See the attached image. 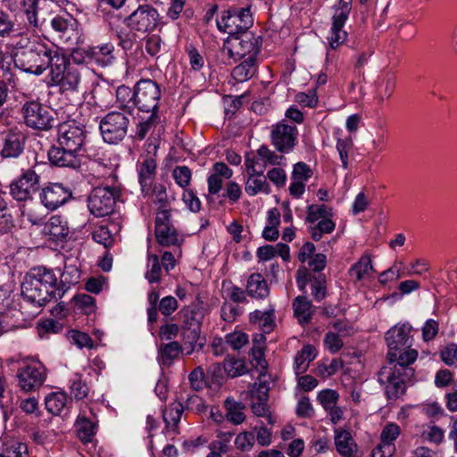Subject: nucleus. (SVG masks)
Here are the masks:
<instances>
[{"label":"nucleus","instance_id":"69168bd1","mask_svg":"<svg viewBox=\"0 0 457 457\" xmlns=\"http://www.w3.org/2000/svg\"><path fill=\"white\" fill-rule=\"evenodd\" d=\"M159 293L156 290H152L148 294L149 307L147 309V320L149 323H154L158 319L157 303L159 301Z\"/></svg>","mask_w":457,"mask_h":457},{"label":"nucleus","instance_id":"49530a36","mask_svg":"<svg viewBox=\"0 0 457 457\" xmlns=\"http://www.w3.org/2000/svg\"><path fill=\"white\" fill-rule=\"evenodd\" d=\"M2 451L5 453L6 457H29L27 445L15 440L4 443Z\"/></svg>","mask_w":457,"mask_h":457},{"label":"nucleus","instance_id":"37998d69","mask_svg":"<svg viewBox=\"0 0 457 457\" xmlns=\"http://www.w3.org/2000/svg\"><path fill=\"white\" fill-rule=\"evenodd\" d=\"M67 403V395L62 392L50 394L45 401L46 410L52 414L58 415Z\"/></svg>","mask_w":457,"mask_h":457},{"label":"nucleus","instance_id":"aec40b11","mask_svg":"<svg viewBox=\"0 0 457 457\" xmlns=\"http://www.w3.org/2000/svg\"><path fill=\"white\" fill-rule=\"evenodd\" d=\"M71 196V189L61 183H50L40 193L41 203L51 211L64 204Z\"/></svg>","mask_w":457,"mask_h":457},{"label":"nucleus","instance_id":"7ed1b4c3","mask_svg":"<svg viewBox=\"0 0 457 457\" xmlns=\"http://www.w3.org/2000/svg\"><path fill=\"white\" fill-rule=\"evenodd\" d=\"M411 326L408 323L391 328L385 336L388 347L387 360L390 364H412L418 357V352L411 349L413 338L411 336Z\"/></svg>","mask_w":457,"mask_h":457},{"label":"nucleus","instance_id":"09e8293b","mask_svg":"<svg viewBox=\"0 0 457 457\" xmlns=\"http://www.w3.org/2000/svg\"><path fill=\"white\" fill-rule=\"evenodd\" d=\"M330 216H332L331 209L325 204H311L307 207L306 221L311 224Z\"/></svg>","mask_w":457,"mask_h":457},{"label":"nucleus","instance_id":"58836bf2","mask_svg":"<svg viewBox=\"0 0 457 457\" xmlns=\"http://www.w3.org/2000/svg\"><path fill=\"white\" fill-rule=\"evenodd\" d=\"M77 436L83 443L90 442L96 434V425L85 416H79L75 422Z\"/></svg>","mask_w":457,"mask_h":457},{"label":"nucleus","instance_id":"8fccbe9b","mask_svg":"<svg viewBox=\"0 0 457 457\" xmlns=\"http://www.w3.org/2000/svg\"><path fill=\"white\" fill-rule=\"evenodd\" d=\"M92 238L96 243L104 245L105 249L112 247L114 242L111 231L105 226L96 228L92 232Z\"/></svg>","mask_w":457,"mask_h":457},{"label":"nucleus","instance_id":"de8ad7c7","mask_svg":"<svg viewBox=\"0 0 457 457\" xmlns=\"http://www.w3.org/2000/svg\"><path fill=\"white\" fill-rule=\"evenodd\" d=\"M70 394L76 400H82L87 396L89 388L82 380L81 375L75 374L71 379Z\"/></svg>","mask_w":457,"mask_h":457},{"label":"nucleus","instance_id":"0eeeda50","mask_svg":"<svg viewBox=\"0 0 457 457\" xmlns=\"http://www.w3.org/2000/svg\"><path fill=\"white\" fill-rule=\"evenodd\" d=\"M253 24L251 7H231L217 20L218 29L230 37L248 31Z\"/></svg>","mask_w":457,"mask_h":457},{"label":"nucleus","instance_id":"dca6fc26","mask_svg":"<svg viewBox=\"0 0 457 457\" xmlns=\"http://www.w3.org/2000/svg\"><path fill=\"white\" fill-rule=\"evenodd\" d=\"M298 130L294 125L282 120L272 127L270 138L272 145L280 153L291 152L297 142Z\"/></svg>","mask_w":457,"mask_h":457},{"label":"nucleus","instance_id":"0e129e2a","mask_svg":"<svg viewBox=\"0 0 457 457\" xmlns=\"http://www.w3.org/2000/svg\"><path fill=\"white\" fill-rule=\"evenodd\" d=\"M312 176V169L303 162H299L294 165L292 171V179L299 181H306Z\"/></svg>","mask_w":457,"mask_h":457},{"label":"nucleus","instance_id":"393cba45","mask_svg":"<svg viewBox=\"0 0 457 457\" xmlns=\"http://www.w3.org/2000/svg\"><path fill=\"white\" fill-rule=\"evenodd\" d=\"M50 26L60 38L68 40L75 33L78 22L71 15H55L50 20Z\"/></svg>","mask_w":457,"mask_h":457},{"label":"nucleus","instance_id":"f8f14e48","mask_svg":"<svg viewBox=\"0 0 457 457\" xmlns=\"http://www.w3.org/2000/svg\"><path fill=\"white\" fill-rule=\"evenodd\" d=\"M160 22L158 11L149 4H140L124 20V23L131 31L142 34L152 32Z\"/></svg>","mask_w":457,"mask_h":457},{"label":"nucleus","instance_id":"bf43d9fd","mask_svg":"<svg viewBox=\"0 0 457 457\" xmlns=\"http://www.w3.org/2000/svg\"><path fill=\"white\" fill-rule=\"evenodd\" d=\"M338 393L332 389L322 390L318 394V401L323 406L326 411L333 408L337 405V402L338 400Z\"/></svg>","mask_w":457,"mask_h":457},{"label":"nucleus","instance_id":"c9c22d12","mask_svg":"<svg viewBox=\"0 0 457 457\" xmlns=\"http://www.w3.org/2000/svg\"><path fill=\"white\" fill-rule=\"evenodd\" d=\"M182 352L181 345L177 341L161 344L159 346V359L162 365L170 366Z\"/></svg>","mask_w":457,"mask_h":457},{"label":"nucleus","instance_id":"f03ea898","mask_svg":"<svg viewBox=\"0 0 457 457\" xmlns=\"http://www.w3.org/2000/svg\"><path fill=\"white\" fill-rule=\"evenodd\" d=\"M61 49L48 47L44 44H32L29 48L12 51V58L16 68L21 71L41 75L47 69H51L54 59Z\"/></svg>","mask_w":457,"mask_h":457},{"label":"nucleus","instance_id":"c756f323","mask_svg":"<svg viewBox=\"0 0 457 457\" xmlns=\"http://www.w3.org/2000/svg\"><path fill=\"white\" fill-rule=\"evenodd\" d=\"M317 356L316 349L312 345H305L299 351L295 357V372L296 375L303 374L308 367L309 363L312 361Z\"/></svg>","mask_w":457,"mask_h":457},{"label":"nucleus","instance_id":"2f4dec72","mask_svg":"<svg viewBox=\"0 0 457 457\" xmlns=\"http://www.w3.org/2000/svg\"><path fill=\"white\" fill-rule=\"evenodd\" d=\"M113 51L114 46L112 43L91 46L93 62L102 67L111 64L114 60Z\"/></svg>","mask_w":457,"mask_h":457},{"label":"nucleus","instance_id":"f3484780","mask_svg":"<svg viewBox=\"0 0 457 457\" xmlns=\"http://www.w3.org/2000/svg\"><path fill=\"white\" fill-rule=\"evenodd\" d=\"M296 283L302 291L310 283L312 295L318 302L322 301L327 295V278L323 273L312 274L308 268L300 267L296 271Z\"/></svg>","mask_w":457,"mask_h":457},{"label":"nucleus","instance_id":"c03bdc74","mask_svg":"<svg viewBox=\"0 0 457 457\" xmlns=\"http://www.w3.org/2000/svg\"><path fill=\"white\" fill-rule=\"evenodd\" d=\"M150 113L151 114L147 119L141 120L137 124L135 137L139 140H143L144 138H145L147 134L152 129H154L161 121L159 113Z\"/></svg>","mask_w":457,"mask_h":457},{"label":"nucleus","instance_id":"473e14b6","mask_svg":"<svg viewBox=\"0 0 457 457\" xmlns=\"http://www.w3.org/2000/svg\"><path fill=\"white\" fill-rule=\"evenodd\" d=\"M80 271L75 266H65L64 270L58 278V289L61 291V297L64 295L66 291L71 285H76L79 282Z\"/></svg>","mask_w":457,"mask_h":457},{"label":"nucleus","instance_id":"864d4df0","mask_svg":"<svg viewBox=\"0 0 457 457\" xmlns=\"http://www.w3.org/2000/svg\"><path fill=\"white\" fill-rule=\"evenodd\" d=\"M148 262L150 263L151 268L148 271H146L145 278L151 284L160 282V275L162 265L160 262L159 257L156 254H149Z\"/></svg>","mask_w":457,"mask_h":457},{"label":"nucleus","instance_id":"cd10ccee","mask_svg":"<svg viewBox=\"0 0 457 457\" xmlns=\"http://www.w3.org/2000/svg\"><path fill=\"white\" fill-rule=\"evenodd\" d=\"M246 293L249 296L257 299H264L270 294V288L267 281L260 273H253L246 286Z\"/></svg>","mask_w":457,"mask_h":457},{"label":"nucleus","instance_id":"4468645a","mask_svg":"<svg viewBox=\"0 0 457 457\" xmlns=\"http://www.w3.org/2000/svg\"><path fill=\"white\" fill-rule=\"evenodd\" d=\"M228 42L232 44V48L228 49L230 57L235 58L237 56L238 59H241L248 55V57L253 56V58H256L262 48V37L255 36L253 32L246 31L230 37Z\"/></svg>","mask_w":457,"mask_h":457},{"label":"nucleus","instance_id":"39448f33","mask_svg":"<svg viewBox=\"0 0 457 457\" xmlns=\"http://www.w3.org/2000/svg\"><path fill=\"white\" fill-rule=\"evenodd\" d=\"M50 77L52 82L58 85L62 93L77 91L80 83L79 71L71 66L68 58L62 49L58 55L55 56V59H54V63L50 69Z\"/></svg>","mask_w":457,"mask_h":457},{"label":"nucleus","instance_id":"72a5a7b5","mask_svg":"<svg viewBox=\"0 0 457 457\" xmlns=\"http://www.w3.org/2000/svg\"><path fill=\"white\" fill-rule=\"evenodd\" d=\"M116 99L120 104V108L128 111L131 114L136 107V86L133 89L125 85L118 87L116 89Z\"/></svg>","mask_w":457,"mask_h":457},{"label":"nucleus","instance_id":"5fc2aeb1","mask_svg":"<svg viewBox=\"0 0 457 457\" xmlns=\"http://www.w3.org/2000/svg\"><path fill=\"white\" fill-rule=\"evenodd\" d=\"M403 264V262H395L389 269L382 271L378 275L379 283L386 285L389 281H395L402 278L403 272L401 271V266Z\"/></svg>","mask_w":457,"mask_h":457},{"label":"nucleus","instance_id":"6e6d98bb","mask_svg":"<svg viewBox=\"0 0 457 457\" xmlns=\"http://www.w3.org/2000/svg\"><path fill=\"white\" fill-rule=\"evenodd\" d=\"M225 342L233 350H239L248 343V336L242 331H235L226 335Z\"/></svg>","mask_w":457,"mask_h":457},{"label":"nucleus","instance_id":"a19ab883","mask_svg":"<svg viewBox=\"0 0 457 457\" xmlns=\"http://www.w3.org/2000/svg\"><path fill=\"white\" fill-rule=\"evenodd\" d=\"M331 35L328 37L331 48L336 49L347 38V33L343 29L345 21L332 18Z\"/></svg>","mask_w":457,"mask_h":457},{"label":"nucleus","instance_id":"a878e982","mask_svg":"<svg viewBox=\"0 0 457 457\" xmlns=\"http://www.w3.org/2000/svg\"><path fill=\"white\" fill-rule=\"evenodd\" d=\"M335 445L342 457H357L358 446L347 430L335 431Z\"/></svg>","mask_w":457,"mask_h":457},{"label":"nucleus","instance_id":"20e7f679","mask_svg":"<svg viewBox=\"0 0 457 457\" xmlns=\"http://www.w3.org/2000/svg\"><path fill=\"white\" fill-rule=\"evenodd\" d=\"M393 364V367H383L378 373V381L385 386L386 396L390 401L396 400L405 394L406 385L415 373L411 364Z\"/></svg>","mask_w":457,"mask_h":457},{"label":"nucleus","instance_id":"13d9d810","mask_svg":"<svg viewBox=\"0 0 457 457\" xmlns=\"http://www.w3.org/2000/svg\"><path fill=\"white\" fill-rule=\"evenodd\" d=\"M254 443L255 435L251 431L240 433L235 439L236 447L242 452L252 450Z\"/></svg>","mask_w":457,"mask_h":457},{"label":"nucleus","instance_id":"b1692460","mask_svg":"<svg viewBox=\"0 0 457 457\" xmlns=\"http://www.w3.org/2000/svg\"><path fill=\"white\" fill-rule=\"evenodd\" d=\"M153 203L156 205V217L162 218L171 216L170 198L168 196L166 187L162 184H155L151 187Z\"/></svg>","mask_w":457,"mask_h":457},{"label":"nucleus","instance_id":"c85d7f7f","mask_svg":"<svg viewBox=\"0 0 457 457\" xmlns=\"http://www.w3.org/2000/svg\"><path fill=\"white\" fill-rule=\"evenodd\" d=\"M155 170L156 162L152 158L145 159L140 165L139 183L144 195H148L150 194Z\"/></svg>","mask_w":457,"mask_h":457},{"label":"nucleus","instance_id":"3c124183","mask_svg":"<svg viewBox=\"0 0 457 457\" xmlns=\"http://www.w3.org/2000/svg\"><path fill=\"white\" fill-rule=\"evenodd\" d=\"M13 227V218L5 200L0 196V233H7Z\"/></svg>","mask_w":457,"mask_h":457},{"label":"nucleus","instance_id":"e2e57ef3","mask_svg":"<svg viewBox=\"0 0 457 457\" xmlns=\"http://www.w3.org/2000/svg\"><path fill=\"white\" fill-rule=\"evenodd\" d=\"M208 183V193L209 195L206 196V200L209 204L214 203L213 196L214 195H218L223 187V180L221 178L217 177L216 175L211 174L207 179Z\"/></svg>","mask_w":457,"mask_h":457},{"label":"nucleus","instance_id":"a18cd8bd","mask_svg":"<svg viewBox=\"0 0 457 457\" xmlns=\"http://www.w3.org/2000/svg\"><path fill=\"white\" fill-rule=\"evenodd\" d=\"M371 258L370 255H363L349 270V274L354 276L357 281L363 279L364 276L372 270Z\"/></svg>","mask_w":457,"mask_h":457},{"label":"nucleus","instance_id":"ddd939ff","mask_svg":"<svg viewBox=\"0 0 457 457\" xmlns=\"http://www.w3.org/2000/svg\"><path fill=\"white\" fill-rule=\"evenodd\" d=\"M161 87L154 80L140 79L136 84V107L143 112L159 113Z\"/></svg>","mask_w":457,"mask_h":457},{"label":"nucleus","instance_id":"4be33fe9","mask_svg":"<svg viewBox=\"0 0 457 457\" xmlns=\"http://www.w3.org/2000/svg\"><path fill=\"white\" fill-rule=\"evenodd\" d=\"M401 433L395 423L386 424L380 434V444L372 451L371 457H392L395 447L394 442Z\"/></svg>","mask_w":457,"mask_h":457},{"label":"nucleus","instance_id":"79ce46f5","mask_svg":"<svg viewBox=\"0 0 457 457\" xmlns=\"http://www.w3.org/2000/svg\"><path fill=\"white\" fill-rule=\"evenodd\" d=\"M245 190L249 195H255L260 192L269 194L270 192V187L266 180L265 176L262 175L261 177H252L251 175H249V178L245 184Z\"/></svg>","mask_w":457,"mask_h":457},{"label":"nucleus","instance_id":"f257e3e1","mask_svg":"<svg viewBox=\"0 0 457 457\" xmlns=\"http://www.w3.org/2000/svg\"><path fill=\"white\" fill-rule=\"evenodd\" d=\"M60 292L57 274L46 266L30 268L21 282L22 299L37 309L61 299Z\"/></svg>","mask_w":457,"mask_h":457},{"label":"nucleus","instance_id":"052dcab7","mask_svg":"<svg viewBox=\"0 0 457 457\" xmlns=\"http://www.w3.org/2000/svg\"><path fill=\"white\" fill-rule=\"evenodd\" d=\"M73 301L77 307L81 309L86 314H89L95 311V299L91 295L78 294L73 296Z\"/></svg>","mask_w":457,"mask_h":457},{"label":"nucleus","instance_id":"423d86ee","mask_svg":"<svg viewBox=\"0 0 457 457\" xmlns=\"http://www.w3.org/2000/svg\"><path fill=\"white\" fill-rule=\"evenodd\" d=\"M24 124L38 131H48L54 127L55 117L53 111L38 101H27L21 108Z\"/></svg>","mask_w":457,"mask_h":457},{"label":"nucleus","instance_id":"7c9ffc66","mask_svg":"<svg viewBox=\"0 0 457 457\" xmlns=\"http://www.w3.org/2000/svg\"><path fill=\"white\" fill-rule=\"evenodd\" d=\"M312 302L306 296L299 295L293 302L294 314L302 325L311 322L312 317Z\"/></svg>","mask_w":457,"mask_h":457},{"label":"nucleus","instance_id":"f704fd0d","mask_svg":"<svg viewBox=\"0 0 457 457\" xmlns=\"http://www.w3.org/2000/svg\"><path fill=\"white\" fill-rule=\"evenodd\" d=\"M256 71V58L247 57L241 63L237 65L231 72L234 79L244 82L250 79Z\"/></svg>","mask_w":457,"mask_h":457},{"label":"nucleus","instance_id":"680f3d73","mask_svg":"<svg viewBox=\"0 0 457 457\" xmlns=\"http://www.w3.org/2000/svg\"><path fill=\"white\" fill-rule=\"evenodd\" d=\"M176 183L181 187H186L191 180V170L187 166H177L172 172Z\"/></svg>","mask_w":457,"mask_h":457},{"label":"nucleus","instance_id":"4d7b16f0","mask_svg":"<svg viewBox=\"0 0 457 457\" xmlns=\"http://www.w3.org/2000/svg\"><path fill=\"white\" fill-rule=\"evenodd\" d=\"M70 55L76 64H88L93 62V59L91 58V46L73 48Z\"/></svg>","mask_w":457,"mask_h":457},{"label":"nucleus","instance_id":"1a4fd4ad","mask_svg":"<svg viewBox=\"0 0 457 457\" xmlns=\"http://www.w3.org/2000/svg\"><path fill=\"white\" fill-rule=\"evenodd\" d=\"M120 191L113 187H96L87 197V206L96 217H105L114 212Z\"/></svg>","mask_w":457,"mask_h":457},{"label":"nucleus","instance_id":"bb28decb","mask_svg":"<svg viewBox=\"0 0 457 457\" xmlns=\"http://www.w3.org/2000/svg\"><path fill=\"white\" fill-rule=\"evenodd\" d=\"M44 233L49 236L52 240L62 241L69 235V228L66 221H63L60 216L54 215L46 223Z\"/></svg>","mask_w":457,"mask_h":457},{"label":"nucleus","instance_id":"603ef678","mask_svg":"<svg viewBox=\"0 0 457 457\" xmlns=\"http://www.w3.org/2000/svg\"><path fill=\"white\" fill-rule=\"evenodd\" d=\"M224 370L228 377L236 378L246 372L244 361L235 358L227 359L223 364Z\"/></svg>","mask_w":457,"mask_h":457},{"label":"nucleus","instance_id":"e433bc0d","mask_svg":"<svg viewBox=\"0 0 457 457\" xmlns=\"http://www.w3.org/2000/svg\"><path fill=\"white\" fill-rule=\"evenodd\" d=\"M226 409V418L235 425L244 422L245 416L243 412L245 405L242 403L236 402L232 398H227L224 402Z\"/></svg>","mask_w":457,"mask_h":457},{"label":"nucleus","instance_id":"6e6552de","mask_svg":"<svg viewBox=\"0 0 457 457\" xmlns=\"http://www.w3.org/2000/svg\"><path fill=\"white\" fill-rule=\"evenodd\" d=\"M129 126V116L118 111L108 112L99 122V129L104 141L111 145H116L125 138Z\"/></svg>","mask_w":457,"mask_h":457},{"label":"nucleus","instance_id":"4c0bfd02","mask_svg":"<svg viewBox=\"0 0 457 457\" xmlns=\"http://www.w3.org/2000/svg\"><path fill=\"white\" fill-rule=\"evenodd\" d=\"M184 407L181 403L174 402L169 404L162 411V418L166 428L175 429L180 421Z\"/></svg>","mask_w":457,"mask_h":457},{"label":"nucleus","instance_id":"2eb2a0df","mask_svg":"<svg viewBox=\"0 0 457 457\" xmlns=\"http://www.w3.org/2000/svg\"><path fill=\"white\" fill-rule=\"evenodd\" d=\"M39 179V175L33 168L25 170L10 184L11 195L19 202L32 199V195L38 189Z\"/></svg>","mask_w":457,"mask_h":457},{"label":"nucleus","instance_id":"9d476101","mask_svg":"<svg viewBox=\"0 0 457 457\" xmlns=\"http://www.w3.org/2000/svg\"><path fill=\"white\" fill-rule=\"evenodd\" d=\"M86 127L75 120H68L58 125L57 144L64 149H71L85 154L87 138Z\"/></svg>","mask_w":457,"mask_h":457},{"label":"nucleus","instance_id":"ea45409f","mask_svg":"<svg viewBox=\"0 0 457 457\" xmlns=\"http://www.w3.org/2000/svg\"><path fill=\"white\" fill-rule=\"evenodd\" d=\"M200 333L201 328H182V336L185 344L190 345V350L187 351V354H190L195 350L199 351L203 349L205 340L204 338H201Z\"/></svg>","mask_w":457,"mask_h":457},{"label":"nucleus","instance_id":"774afa93","mask_svg":"<svg viewBox=\"0 0 457 457\" xmlns=\"http://www.w3.org/2000/svg\"><path fill=\"white\" fill-rule=\"evenodd\" d=\"M191 387L195 391L202 390L205 386L204 372L201 367H196L188 376Z\"/></svg>","mask_w":457,"mask_h":457},{"label":"nucleus","instance_id":"338daca9","mask_svg":"<svg viewBox=\"0 0 457 457\" xmlns=\"http://www.w3.org/2000/svg\"><path fill=\"white\" fill-rule=\"evenodd\" d=\"M179 307L178 301L173 296H165L160 300L159 305L157 306V311L168 317L172 314Z\"/></svg>","mask_w":457,"mask_h":457},{"label":"nucleus","instance_id":"9b49d317","mask_svg":"<svg viewBox=\"0 0 457 457\" xmlns=\"http://www.w3.org/2000/svg\"><path fill=\"white\" fill-rule=\"evenodd\" d=\"M15 377L21 391L34 392L44 385L46 378V369L38 361H25L17 370Z\"/></svg>","mask_w":457,"mask_h":457},{"label":"nucleus","instance_id":"412c9836","mask_svg":"<svg viewBox=\"0 0 457 457\" xmlns=\"http://www.w3.org/2000/svg\"><path fill=\"white\" fill-rule=\"evenodd\" d=\"M154 235L157 243L162 246L179 245L183 241L171 223V216L164 219L155 218Z\"/></svg>","mask_w":457,"mask_h":457},{"label":"nucleus","instance_id":"a211bd4d","mask_svg":"<svg viewBox=\"0 0 457 457\" xmlns=\"http://www.w3.org/2000/svg\"><path fill=\"white\" fill-rule=\"evenodd\" d=\"M27 136L17 129L6 132L2 139L0 156L3 159H17L25 150Z\"/></svg>","mask_w":457,"mask_h":457},{"label":"nucleus","instance_id":"6ab92c4d","mask_svg":"<svg viewBox=\"0 0 457 457\" xmlns=\"http://www.w3.org/2000/svg\"><path fill=\"white\" fill-rule=\"evenodd\" d=\"M47 155L52 165L73 170L80 168L81 158L84 156L83 154H79L74 150L64 149V147L58 144L50 147Z\"/></svg>","mask_w":457,"mask_h":457},{"label":"nucleus","instance_id":"5701e85b","mask_svg":"<svg viewBox=\"0 0 457 457\" xmlns=\"http://www.w3.org/2000/svg\"><path fill=\"white\" fill-rule=\"evenodd\" d=\"M203 303H193L183 307L177 313V320L181 323V328H201L204 317Z\"/></svg>","mask_w":457,"mask_h":457}]
</instances>
